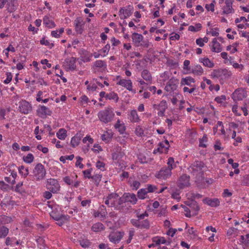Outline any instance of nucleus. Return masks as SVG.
<instances>
[{"mask_svg":"<svg viewBox=\"0 0 249 249\" xmlns=\"http://www.w3.org/2000/svg\"><path fill=\"white\" fill-rule=\"evenodd\" d=\"M128 118L131 123H139L141 121L140 117L135 109H132L129 111Z\"/></svg>","mask_w":249,"mask_h":249,"instance_id":"5701e85b","label":"nucleus"},{"mask_svg":"<svg viewBox=\"0 0 249 249\" xmlns=\"http://www.w3.org/2000/svg\"><path fill=\"white\" fill-rule=\"evenodd\" d=\"M33 174L34 180L40 181L43 180L46 174L44 166L41 163H38L34 168Z\"/></svg>","mask_w":249,"mask_h":249,"instance_id":"39448f33","label":"nucleus"},{"mask_svg":"<svg viewBox=\"0 0 249 249\" xmlns=\"http://www.w3.org/2000/svg\"><path fill=\"white\" fill-rule=\"evenodd\" d=\"M116 79L117 80V84L120 85L127 90L132 91L134 93H136V91L132 89V83L130 79H122L120 76H117Z\"/></svg>","mask_w":249,"mask_h":249,"instance_id":"6e6552de","label":"nucleus"},{"mask_svg":"<svg viewBox=\"0 0 249 249\" xmlns=\"http://www.w3.org/2000/svg\"><path fill=\"white\" fill-rule=\"evenodd\" d=\"M43 24L49 28H53L56 26L53 21L48 16H45L43 19Z\"/></svg>","mask_w":249,"mask_h":249,"instance_id":"e433bc0d","label":"nucleus"},{"mask_svg":"<svg viewBox=\"0 0 249 249\" xmlns=\"http://www.w3.org/2000/svg\"><path fill=\"white\" fill-rule=\"evenodd\" d=\"M92 169L90 168L87 170L83 171L84 177L85 178L94 179V176H91Z\"/></svg>","mask_w":249,"mask_h":249,"instance_id":"0e129e2a","label":"nucleus"},{"mask_svg":"<svg viewBox=\"0 0 249 249\" xmlns=\"http://www.w3.org/2000/svg\"><path fill=\"white\" fill-rule=\"evenodd\" d=\"M85 85L87 86V89L89 91H93L97 88V86L94 82H89L88 81H86Z\"/></svg>","mask_w":249,"mask_h":249,"instance_id":"13d9d810","label":"nucleus"},{"mask_svg":"<svg viewBox=\"0 0 249 249\" xmlns=\"http://www.w3.org/2000/svg\"><path fill=\"white\" fill-rule=\"evenodd\" d=\"M43 133V130L41 129H39V127L38 126H37L35 130H34V133L36 135V138L38 140H40L42 139L41 136L40 134H42Z\"/></svg>","mask_w":249,"mask_h":249,"instance_id":"338daca9","label":"nucleus"},{"mask_svg":"<svg viewBox=\"0 0 249 249\" xmlns=\"http://www.w3.org/2000/svg\"><path fill=\"white\" fill-rule=\"evenodd\" d=\"M121 201L120 197L117 194L112 193L107 197L105 204L109 207H114L119 209Z\"/></svg>","mask_w":249,"mask_h":249,"instance_id":"423d86ee","label":"nucleus"},{"mask_svg":"<svg viewBox=\"0 0 249 249\" xmlns=\"http://www.w3.org/2000/svg\"><path fill=\"white\" fill-rule=\"evenodd\" d=\"M213 132L214 135L218 136L223 135V138L225 139L228 137L226 134L223 123L220 121H218L216 125L213 127Z\"/></svg>","mask_w":249,"mask_h":249,"instance_id":"ddd939ff","label":"nucleus"},{"mask_svg":"<svg viewBox=\"0 0 249 249\" xmlns=\"http://www.w3.org/2000/svg\"><path fill=\"white\" fill-rule=\"evenodd\" d=\"M219 29L217 28H210L207 30L206 33L213 36H217L219 35Z\"/></svg>","mask_w":249,"mask_h":249,"instance_id":"09e8293b","label":"nucleus"},{"mask_svg":"<svg viewBox=\"0 0 249 249\" xmlns=\"http://www.w3.org/2000/svg\"><path fill=\"white\" fill-rule=\"evenodd\" d=\"M124 233L123 231L112 232L109 235V240L111 242L114 244L118 243L124 236Z\"/></svg>","mask_w":249,"mask_h":249,"instance_id":"f8f14e48","label":"nucleus"},{"mask_svg":"<svg viewBox=\"0 0 249 249\" xmlns=\"http://www.w3.org/2000/svg\"><path fill=\"white\" fill-rule=\"evenodd\" d=\"M229 65L232 66L233 68L239 71H241L243 70L244 66L241 64H239L236 62L234 61L233 59L230 61Z\"/></svg>","mask_w":249,"mask_h":249,"instance_id":"3c124183","label":"nucleus"},{"mask_svg":"<svg viewBox=\"0 0 249 249\" xmlns=\"http://www.w3.org/2000/svg\"><path fill=\"white\" fill-rule=\"evenodd\" d=\"M147 193L145 188L141 189L138 192V196L140 199H143L147 197Z\"/></svg>","mask_w":249,"mask_h":249,"instance_id":"6e6d98bb","label":"nucleus"},{"mask_svg":"<svg viewBox=\"0 0 249 249\" xmlns=\"http://www.w3.org/2000/svg\"><path fill=\"white\" fill-rule=\"evenodd\" d=\"M189 185V177L187 175L182 176L178 181V186L180 188H183Z\"/></svg>","mask_w":249,"mask_h":249,"instance_id":"a878e982","label":"nucleus"},{"mask_svg":"<svg viewBox=\"0 0 249 249\" xmlns=\"http://www.w3.org/2000/svg\"><path fill=\"white\" fill-rule=\"evenodd\" d=\"M110 48V46L109 44H106L105 47L99 51V52L101 53L102 57H105L107 56L109 52Z\"/></svg>","mask_w":249,"mask_h":249,"instance_id":"4d7b16f0","label":"nucleus"},{"mask_svg":"<svg viewBox=\"0 0 249 249\" xmlns=\"http://www.w3.org/2000/svg\"><path fill=\"white\" fill-rule=\"evenodd\" d=\"M215 1L213 0L211 3L206 4L205 5V8L208 11L214 12L215 7Z\"/></svg>","mask_w":249,"mask_h":249,"instance_id":"774afa93","label":"nucleus"},{"mask_svg":"<svg viewBox=\"0 0 249 249\" xmlns=\"http://www.w3.org/2000/svg\"><path fill=\"white\" fill-rule=\"evenodd\" d=\"M239 241L244 249H249V234L241 235Z\"/></svg>","mask_w":249,"mask_h":249,"instance_id":"cd10ccee","label":"nucleus"},{"mask_svg":"<svg viewBox=\"0 0 249 249\" xmlns=\"http://www.w3.org/2000/svg\"><path fill=\"white\" fill-rule=\"evenodd\" d=\"M132 38L135 45L139 46L141 42L143 40V37L141 34L135 33L132 34Z\"/></svg>","mask_w":249,"mask_h":249,"instance_id":"c9c22d12","label":"nucleus"},{"mask_svg":"<svg viewBox=\"0 0 249 249\" xmlns=\"http://www.w3.org/2000/svg\"><path fill=\"white\" fill-rule=\"evenodd\" d=\"M204 73V70L203 68L198 64H197L193 67L191 70V73L197 76H200Z\"/></svg>","mask_w":249,"mask_h":249,"instance_id":"2f4dec72","label":"nucleus"},{"mask_svg":"<svg viewBox=\"0 0 249 249\" xmlns=\"http://www.w3.org/2000/svg\"><path fill=\"white\" fill-rule=\"evenodd\" d=\"M177 85L174 82V80H170L165 87V89L168 92H172L177 88Z\"/></svg>","mask_w":249,"mask_h":249,"instance_id":"ea45409f","label":"nucleus"},{"mask_svg":"<svg viewBox=\"0 0 249 249\" xmlns=\"http://www.w3.org/2000/svg\"><path fill=\"white\" fill-rule=\"evenodd\" d=\"M153 108L158 111L157 114L159 116H163L167 108V104L165 100H162L159 104H154Z\"/></svg>","mask_w":249,"mask_h":249,"instance_id":"9b49d317","label":"nucleus"},{"mask_svg":"<svg viewBox=\"0 0 249 249\" xmlns=\"http://www.w3.org/2000/svg\"><path fill=\"white\" fill-rule=\"evenodd\" d=\"M214 100L217 103L220 104L221 106H226V97L224 95L215 97Z\"/></svg>","mask_w":249,"mask_h":249,"instance_id":"de8ad7c7","label":"nucleus"},{"mask_svg":"<svg viewBox=\"0 0 249 249\" xmlns=\"http://www.w3.org/2000/svg\"><path fill=\"white\" fill-rule=\"evenodd\" d=\"M19 173L23 177H26L29 174V170L27 168L23 166H20L18 168Z\"/></svg>","mask_w":249,"mask_h":249,"instance_id":"680f3d73","label":"nucleus"},{"mask_svg":"<svg viewBox=\"0 0 249 249\" xmlns=\"http://www.w3.org/2000/svg\"><path fill=\"white\" fill-rule=\"evenodd\" d=\"M32 105L29 102L22 100L19 102L18 110L24 114H28L32 110Z\"/></svg>","mask_w":249,"mask_h":249,"instance_id":"0eeeda50","label":"nucleus"},{"mask_svg":"<svg viewBox=\"0 0 249 249\" xmlns=\"http://www.w3.org/2000/svg\"><path fill=\"white\" fill-rule=\"evenodd\" d=\"M124 153L120 147L118 146L113 150L112 154V159L114 163H118L119 161L124 156Z\"/></svg>","mask_w":249,"mask_h":249,"instance_id":"f3484780","label":"nucleus"},{"mask_svg":"<svg viewBox=\"0 0 249 249\" xmlns=\"http://www.w3.org/2000/svg\"><path fill=\"white\" fill-rule=\"evenodd\" d=\"M209 39L207 37H204L203 38H199L196 40V44L200 47H202L204 46L205 43L208 42Z\"/></svg>","mask_w":249,"mask_h":249,"instance_id":"5fc2aeb1","label":"nucleus"},{"mask_svg":"<svg viewBox=\"0 0 249 249\" xmlns=\"http://www.w3.org/2000/svg\"><path fill=\"white\" fill-rule=\"evenodd\" d=\"M9 232V229L4 227L2 226L0 228V238H4L7 236Z\"/></svg>","mask_w":249,"mask_h":249,"instance_id":"69168bd1","label":"nucleus"},{"mask_svg":"<svg viewBox=\"0 0 249 249\" xmlns=\"http://www.w3.org/2000/svg\"><path fill=\"white\" fill-rule=\"evenodd\" d=\"M221 57L224 59V63L229 65L230 61L233 59V57L231 56L228 57V53L226 52H222L220 54Z\"/></svg>","mask_w":249,"mask_h":249,"instance_id":"603ef678","label":"nucleus"},{"mask_svg":"<svg viewBox=\"0 0 249 249\" xmlns=\"http://www.w3.org/2000/svg\"><path fill=\"white\" fill-rule=\"evenodd\" d=\"M76 59L75 58L72 57L67 58L65 60L64 66L66 69L68 71H73L76 69Z\"/></svg>","mask_w":249,"mask_h":249,"instance_id":"a211bd4d","label":"nucleus"},{"mask_svg":"<svg viewBox=\"0 0 249 249\" xmlns=\"http://www.w3.org/2000/svg\"><path fill=\"white\" fill-rule=\"evenodd\" d=\"M153 245H160V244H165L167 241L163 237L156 236L153 238Z\"/></svg>","mask_w":249,"mask_h":249,"instance_id":"37998d69","label":"nucleus"},{"mask_svg":"<svg viewBox=\"0 0 249 249\" xmlns=\"http://www.w3.org/2000/svg\"><path fill=\"white\" fill-rule=\"evenodd\" d=\"M37 114L40 117H43L47 115H50L51 112L50 110L44 106H40L37 110Z\"/></svg>","mask_w":249,"mask_h":249,"instance_id":"c85d7f7f","label":"nucleus"},{"mask_svg":"<svg viewBox=\"0 0 249 249\" xmlns=\"http://www.w3.org/2000/svg\"><path fill=\"white\" fill-rule=\"evenodd\" d=\"M234 0H225V5L223 6V13L225 14H229L234 12L232 8V4Z\"/></svg>","mask_w":249,"mask_h":249,"instance_id":"aec40b11","label":"nucleus"},{"mask_svg":"<svg viewBox=\"0 0 249 249\" xmlns=\"http://www.w3.org/2000/svg\"><path fill=\"white\" fill-rule=\"evenodd\" d=\"M115 114L113 109L111 107H106L104 109L100 111L98 113L99 119L106 124L111 122Z\"/></svg>","mask_w":249,"mask_h":249,"instance_id":"7ed1b4c3","label":"nucleus"},{"mask_svg":"<svg viewBox=\"0 0 249 249\" xmlns=\"http://www.w3.org/2000/svg\"><path fill=\"white\" fill-rule=\"evenodd\" d=\"M123 198L126 202L135 204L137 201L136 195L134 194L125 193L123 195Z\"/></svg>","mask_w":249,"mask_h":249,"instance_id":"7c9ffc66","label":"nucleus"},{"mask_svg":"<svg viewBox=\"0 0 249 249\" xmlns=\"http://www.w3.org/2000/svg\"><path fill=\"white\" fill-rule=\"evenodd\" d=\"M198 61L205 67L213 68L214 67L213 61L206 56L199 58Z\"/></svg>","mask_w":249,"mask_h":249,"instance_id":"4be33fe9","label":"nucleus"},{"mask_svg":"<svg viewBox=\"0 0 249 249\" xmlns=\"http://www.w3.org/2000/svg\"><path fill=\"white\" fill-rule=\"evenodd\" d=\"M239 45V43L235 42L233 43L232 45H229L226 48V50L230 51L231 53H235L237 52V47Z\"/></svg>","mask_w":249,"mask_h":249,"instance_id":"8fccbe9b","label":"nucleus"},{"mask_svg":"<svg viewBox=\"0 0 249 249\" xmlns=\"http://www.w3.org/2000/svg\"><path fill=\"white\" fill-rule=\"evenodd\" d=\"M247 96V92L244 89L240 88L236 89L232 94L231 97L235 101L242 100Z\"/></svg>","mask_w":249,"mask_h":249,"instance_id":"9d476101","label":"nucleus"},{"mask_svg":"<svg viewBox=\"0 0 249 249\" xmlns=\"http://www.w3.org/2000/svg\"><path fill=\"white\" fill-rule=\"evenodd\" d=\"M184 203L187 206L183 205H180L185 212V215L187 217L196 216L198 211L199 207L196 201L190 202V201H185Z\"/></svg>","mask_w":249,"mask_h":249,"instance_id":"f03ea898","label":"nucleus"},{"mask_svg":"<svg viewBox=\"0 0 249 249\" xmlns=\"http://www.w3.org/2000/svg\"><path fill=\"white\" fill-rule=\"evenodd\" d=\"M56 135L58 139L65 140L68 136L67 131L65 128H60L56 132Z\"/></svg>","mask_w":249,"mask_h":249,"instance_id":"4c0bfd02","label":"nucleus"},{"mask_svg":"<svg viewBox=\"0 0 249 249\" xmlns=\"http://www.w3.org/2000/svg\"><path fill=\"white\" fill-rule=\"evenodd\" d=\"M203 201L204 203L207 204L211 207H217L220 204L219 200L217 198L211 199L206 198L203 200Z\"/></svg>","mask_w":249,"mask_h":249,"instance_id":"c756f323","label":"nucleus"},{"mask_svg":"<svg viewBox=\"0 0 249 249\" xmlns=\"http://www.w3.org/2000/svg\"><path fill=\"white\" fill-rule=\"evenodd\" d=\"M171 170L170 169L163 168L156 175V177L160 179H166L171 176Z\"/></svg>","mask_w":249,"mask_h":249,"instance_id":"6ab92c4d","label":"nucleus"},{"mask_svg":"<svg viewBox=\"0 0 249 249\" xmlns=\"http://www.w3.org/2000/svg\"><path fill=\"white\" fill-rule=\"evenodd\" d=\"M113 137V133L110 130H107L101 136V138L103 141L106 143L108 142Z\"/></svg>","mask_w":249,"mask_h":249,"instance_id":"f704fd0d","label":"nucleus"},{"mask_svg":"<svg viewBox=\"0 0 249 249\" xmlns=\"http://www.w3.org/2000/svg\"><path fill=\"white\" fill-rule=\"evenodd\" d=\"M132 10L133 8L131 6L121 8L119 12L121 19H124L129 17L132 13Z\"/></svg>","mask_w":249,"mask_h":249,"instance_id":"dca6fc26","label":"nucleus"},{"mask_svg":"<svg viewBox=\"0 0 249 249\" xmlns=\"http://www.w3.org/2000/svg\"><path fill=\"white\" fill-rule=\"evenodd\" d=\"M210 75L213 78H217L220 81H223L229 79L232 75V72L226 69H219L213 70Z\"/></svg>","mask_w":249,"mask_h":249,"instance_id":"20e7f679","label":"nucleus"},{"mask_svg":"<svg viewBox=\"0 0 249 249\" xmlns=\"http://www.w3.org/2000/svg\"><path fill=\"white\" fill-rule=\"evenodd\" d=\"M231 110L235 115L241 116L242 111L244 116L248 115V111L247 107V104H245L241 107H239L237 104H235L232 106Z\"/></svg>","mask_w":249,"mask_h":249,"instance_id":"1a4fd4ad","label":"nucleus"},{"mask_svg":"<svg viewBox=\"0 0 249 249\" xmlns=\"http://www.w3.org/2000/svg\"><path fill=\"white\" fill-rule=\"evenodd\" d=\"M185 230L187 233L191 235V238H195L197 236V231L193 227H188L187 224H186Z\"/></svg>","mask_w":249,"mask_h":249,"instance_id":"a18cd8bd","label":"nucleus"},{"mask_svg":"<svg viewBox=\"0 0 249 249\" xmlns=\"http://www.w3.org/2000/svg\"><path fill=\"white\" fill-rule=\"evenodd\" d=\"M47 187L51 192L54 193L59 190L60 185L56 179L51 178L48 180Z\"/></svg>","mask_w":249,"mask_h":249,"instance_id":"4468645a","label":"nucleus"},{"mask_svg":"<svg viewBox=\"0 0 249 249\" xmlns=\"http://www.w3.org/2000/svg\"><path fill=\"white\" fill-rule=\"evenodd\" d=\"M106 98L109 100H113L116 102H118L119 99L117 94L113 92L107 94L106 96Z\"/></svg>","mask_w":249,"mask_h":249,"instance_id":"052dcab7","label":"nucleus"},{"mask_svg":"<svg viewBox=\"0 0 249 249\" xmlns=\"http://www.w3.org/2000/svg\"><path fill=\"white\" fill-rule=\"evenodd\" d=\"M74 25L75 31L77 34H81L83 31L84 23L80 17H78L74 20Z\"/></svg>","mask_w":249,"mask_h":249,"instance_id":"412c9836","label":"nucleus"},{"mask_svg":"<svg viewBox=\"0 0 249 249\" xmlns=\"http://www.w3.org/2000/svg\"><path fill=\"white\" fill-rule=\"evenodd\" d=\"M210 47L211 51L214 53H218L221 52L222 50L220 44L217 41V39L216 38L213 39Z\"/></svg>","mask_w":249,"mask_h":249,"instance_id":"b1692460","label":"nucleus"},{"mask_svg":"<svg viewBox=\"0 0 249 249\" xmlns=\"http://www.w3.org/2000/svg\"><path fill=\"white\" fill-rule=\"evenodd\" d=\"M131 224L135 227L138 228H148L149 226L148 221L144 220L143 221L137 219H132L131 220Z\"/></svg>","mask_w":249,"mask_h":249,"instance_id":"bb28decb","label":"nucleus"},{"mask_svg":"<svg viewBox=\"0 0 249 249\" xmlns=\"http://www.w3.org/2000/svg\"><path fill=\"white\" fill-rule=\"evenodd\" d=\"M202 26L200 23L196 24L195 25H190L188 27V31L191 32H196L201 29Z\"/></svg>","mask_w":249,"mask_h":249,"instance_id":"bf43d9fd","label":"nucleus"},{"mask_svg":"<svg viewBox=\"0 0 249 249\" xmlns=\"http://www.w3.org/2000/svg\"><path fill=\"white\" fill-rule=\"evenodd\" d=\"M141 76L144 80L148 82H150L152 80L151 75L149 71L146 70L142 71Z\"/></svg>","mask_w":249,"mask_h":249,"instance_id":"49530a36","label":"nucleus"},{"mask_svg":"<svg viewBox=\"0 0 249 249\" xmlns=\"http://www.w3.org/2000/svg\"><path fill=\"white\" fill-rule=\"evenodd\" d=\"M40 43L41 45H45L50 49L54 46L53 43L50 42L49 40L46 39L45 37L42 38L40 40Z\"/></svg>","mask_w":249,"mask_h":249,"instance_id":"e2e57ef3","label":"nucleus"},{"mask_svg":"<svg viewBox=\"0 0 249 249\" xmlns=\"http://www.w3.org/2000/svg\"><path fill=\"white\" fill-rule=\"evenodd\" d=\"M105 227L103 224L100 222H97L94 224L91 227V230L95 232H100L103 231Z\"/></svg>","mask_w":249,"mask_h":249,"instance_id":"a19ab883","label":"nucleus"},{"mask_svg":"<svg viewBox=\"0 0 249 249\" xmlns=\"http://www.w3.org/2000/svg\"><path fill=\"white\" fill-rule=\"evenodd\" d=\"M190 61L189 60H185L183 64V70L185 74H190L192 69L190 68Z\"/></svg>","mask_w":249,"mask_h":249,"instance_id":"c03bdc74","label":"nucleus"},{"mask_svg":"<svg viewBox=\"0 0 249 249\" xmlns=\"http://www.w3.org/2000/svg\"><path fill=\"white\" fill-rule=\"evenodd\" d=\"M81 136L80 134L77 133L75 136L72 137L71 141V145L72 147L77 146L81 141Z\"/></svg>","mask_w":249,"mask_h":249,"instance_id":"72a5a7b5","label":"nucleus"},{"mask_svg":"<svg viewBox=\"0 0 249 249\" xmlns=\"http://www.w3.org/2000/svg\"><path fill=\"white\" fill-rule=\"evenodd\" d=\"M64 32V28L62 27L59 30H53L51 33V36L53 37L58 38L60 37Z\"/></svg>","mask_w":249,"mask_h":249,"instance_id":"79ce46f5","label":"nucleus"},{"mask_svg":"<svg viewBox=\"0 0 249 249\" xmlns=\"http://www.w3.org/2000/svg\"><path fill=\"white\" fill-rule=\"evenodd\" d=\"M203 167L204 163L203 162L201 161H196L191 165L190 169L194 172H199L202 170Z\"/></svg>","mask_w":249,"mask_h":249,"instance_id":"58836bf2","label":"nucleus"},{"mask_svg":"<svg viewBox=\"0 0 249 249\" xmlns=\"http://www.w3.org/2000/svg\"><path fill=\"white\" fill-rule=\"evenodd\" d=\"M22 160L25 163L30 164L34 161V156L32 154L28 153L23 157Z\"/></svg>","mask_w":249,"mask_h":249,"instance_id":"864d4df0","label":"nucleus"},{"mask_svg":"<svg viewBox=\"0 0 249 249\" xmlns=\"http://www.w3.org/2000/svg\"><path fill=\"white\" fill-rule=\"evenodd\" d=\"M114 127L121 134H124L126 130V126L124 123L118 119L114 124Z\"/></svg>","mask_w":249,"mask_h":249,"instance_id":"393cba45","label":"nucleus"},{"mask_svg":"<svg viewBox=\"0 0 249 249\" xmlns=\"http://www.w3.org/2000/svg\"><path fill=\"white\" fill-rule=\"evenodd\" d=\"M48 206L50 211L49 212L50 216L56 221V224L61 226L66 223L69 218L68 215H62L61 213V208L57 205L48 202Z\"/></svg>","mask_w":249,"mask_h":249,"instance_id":"f257e3e1","label":"nucleus"},{"mask_svg":"<svg viewBox=\"0 0 249 249\" xmlns=\"http://www.w3.org/2000/svg\"><path fill=\"white\" fill-rule=\"evenodd\" d=\"M170 145L168 141L165 140L159 144L158 148L154 150V153H166Z\"/></svg>","mask_w":249,"mask_h":249,"instance_id":"2eb2a0df","label":"nucleus"},{"mask_svg":"<svg viewBox=\"0 0 249 249\" xmlns=\"http://www.w3.org/2000/svg\"><path fill=\"white\" fill-rule=\"evenodd\" d=\"M195 82V80L194 78L191 76H187L186 77L181 78L180 84L181 85H187L192 87H193L192 84L194 83Z\"/></svg>","mask_w":249,"mask_h":249,"instance_id":"473e14b6","label":"nucleus"}]
</instances>
